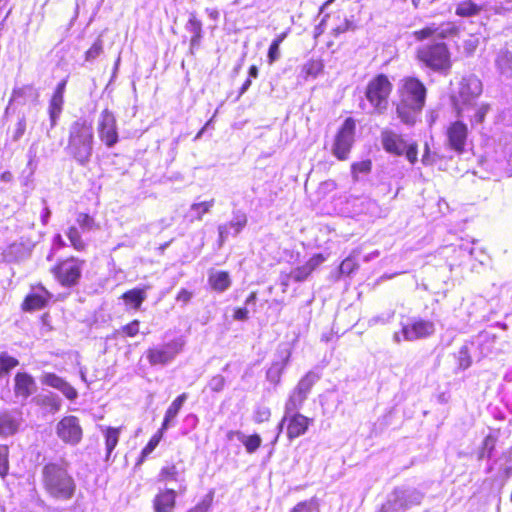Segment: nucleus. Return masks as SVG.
Instances as JSON below:
<instances>
[{
	"label": "nucleus",
	"instance_id": "12",
	"mask_svg": "<svg viewBox=\"0 0 512 512\" xmlns=\"http://www.w3.org/2000/svg\"><path fill=\"white\" fill-rule=\"evenodd\" d=\"M83 265L84 261L70 257L59 262L51 271L62 286L72 287L79 282Z\"/></svg>",
	"mask_w": 512,
	"mask_h": 512
},
{
	"label": "nucleus",
	"instance_id": "62",
	"mask_svg": "<svg viewBox=\"0 0 512 512\" xmlns=\"http://www.w3.org/2000/svg\"><path fill=\"white\" fill-rule=\"evenodd\" d=\"M43 203H44V208L41 212V222L43 225H46L49 221V218H50V215H51V211L50 209L48 208V206L46 205V200H43Z\"/></svg>",
	"mask_w": 512,
	"mask_h": 512
},
{
	"label": "nucleus",
	"instance_id": "50",
	"mask_svg": "<svg viewBox=\"0 0 512 512\" xmlns=\"http://www.w3.org/2000/svg\"><path fill=\"white\" fill-rule=\"evenodd\" d=\"M291 512H319L315 499L299 502Z\"/></svg>",
	"mask_w": 512,
	"mask_h": 512
},
{
	"label": "nucleus",
	"instance_id": "16",
	"mask_svg": "<svg viewBox=\"0 0 512 512\" xmlns=\"http://www.w3.org/2000/svg\"><path fill=\"white\" fill-rule=\"evenodd\" d=\"M446 137L449 148L457 153H462L468 137L467 125L461 120L451 122L446 129Z\"/></svg>",
	"mask_w": 512,
	"mask_h": 512
},
{
	"label": "nucleus",
	"instance_id": "55",
	"mask_svg": "<svg viewBox=\"0 0 512 512\" xmlns=\"http://www.w3.org/2000/svg\"><path fill=\"white\" fill-rule=\"evenodd\" d=\"M325 261V257L322 254H316L312 256L304 266L307 270L312 273L319 265H321Z\"/></svg>",
	"mask_w": 512,
	"mask_h": 512
},
{
	"label": "nucleus",
	"instance_id": "4",
	"mask_svg": "<svg viewBox=\"0 0 512 512\" xmlns=\"http://www.w3.org/2000/svg\"><path fill=\"white\" fill-rule=\"evenodd\" d=\"M94 130L92 122L86 118H79L69 127L68 144L66 150L70 156L81 166H86L93 154Z\"/></svg>",
	"mask_w": 512,
	"mask_h": 512
},
{
	"label": "nucleus",
	"instance_id": "42",
	"mask_svg": "<svg viewBox=\"0 0 512 512\" xmlns=\"http://www.w3.org/2000/svg\"><path fill=\"white\" fill-rule=\"evenodd\" d=\"M66 235L71 242V245L78 251L84 250L86 247L85 241L82 239L80 231L77 227H69Z\"/></svg>",
	"mask_w": 512,
	"mask_h": 512
},
{
	"label": "nucleus",
	"instance_id": "57",
	"mask_svg": "<svg viewBox=\"0 0 512 512\" xmlns=\"http://www.w3.org/2000/svg\"><path fill=\"white\" fill-rule=\"evenodd\" d=\"M212 502V495H207L200 503L187 512H207Z\"/></svg>",
	"mask_w": 512,
	"mask_h": 512
},
{
	"label": "nucleus",
	"instance_id": "37",
	"mask_svg": "<svg viewBox=\"0 0 512 512\" xmlns=\"http://www.w3.org/2000/svg\"><path fill=\"white\" fill-rule=\"evenodd\" d=\"M213 206L214 199L192 204L189 210L191 220H201L203 215L208 213Z\"/></svg>",
	"mask_w": 512,
	"mask_h": 512
},
{
	"label": "nucleus",
	"instance_id": "6",
	"mask_svg": "<svg viewBox=\"0 0 512 512\" xmlns=\"http://www.w3.org/2000/svg\"><path fill=\"white\" fill-rule=\"evenodd\" d=\"M393 85L385 74H378L370 79L365 88V97L374 112L383 114L388 108V99Z\"/></svg>",
	"mask_w": 512,
	"mask_h": 512
},
{
	"label": "nucleus",
	"instance_id": "60",
	"mask_svg": "<svg viewBox=\"0 0 512 512\" xmlns=\"http://www.w3.org/2000/svg\"><path fill=\"white\" fill-rule=\"evenodd\" d=\"M355 29V24L352 20H349V19H345L343 24L337 26L335 29H334V32H335V35H339V34H342L346 31H349V30H354Z\"/></svg>",
	"mask_w": 512,
	"mask_h": 512
},
{
	"label": "nucleus",
	"instance_id": "2",
	"mask_svg": "<svg viewBox=\"0 0 512 512\" xmlns=\"http://www.w3.org/2000/svg\"><path fill=\"white\" fill-rule=\"evenodd\" d=\"M40 483L45 494L55 502H68L77 491L69 463L64 460L45 463L41 468Z\"/></svg>",
	"mask_w": 512,
	"mask_h": 512
},
{
	"label": "nucleus",
	"instance_id": "1",
	"mask_svg": "<svg viewBox=\"0 0 512 512\" xmlns=\"http://www.w3.org/2000/svg\"><path fill=\"white\" fill-rule=\"evenodd\" d=\"M458 30L455 23L443 22L441 24L432 23L415 31L414 37L419 41L431 38L430 41L417 47L416 56L419 62L434 72L448 74L452 66L451 53L447 45L440 40L455 36Z\"/></svg>",
	"mask_w": 512,
	"mask_h": 512
},
{
	"label": "nucleus",
	"instance_id": "35",
	"mask_svg": "<svg viewBox=\"0 0 512 512\" xmlns=\"http://www.w3.org/2000/svg\"><path fill=\"white\" fill-rule=\"evenodd\" d=\"M122 298L126 304L131 305L134 309H139L146 299V292L143 289H132L125 292Z\"/></svg>",
	"mask_w": 512,
	"mask_h": 512
},
{
	"label": "nucleus",
	"instance_id": "58",
	"mask_svg": "<svg viewBox=\"0 0 512 512\" xmlns=\"http://www.w3.org/2000/svg\"><path fill=\"white\" fill-rule=\"evenodd\" d=\"M394 317V311H388L380 316H375L370 319L369 323L370 325H375L378 323L386 324L391 321V319Z\"/></svg>",
	"mask_w": 512,
	"mask_h": 512
},
{
	"label": "nucleus",
	"instance_id": "43",
	"mask_svg": "<svg viewBox=\"0 0 512 512\" xmlns=\"http://www.w3.org/2000/svg\"><path fill=\"white\" fill-rule=\"evenodd\" d=\"M19 364V361L9 356L7 353H0V377L8 374L10 370L16 367Z\"/></svg>",
	"mask_w": 512,
	"mask_h": 512
},
{
	"label": "nucleus",
	"instance_id": "29",
	"mask_svg": "<svg viewBox=\"0 0 512 512\" xmlns=\"http://www.w3.org/2000/svg\"><path fill=\"white\" fill-rule=\"evenodd\" d=\"M233 435H235L237 439L244 445L247 453L249 454L254 453L261 446L262 439L258 434L246 436L241 431H230L228 432L227 436L229 439H231Z\"/></svg>",
	"mask_w": 512,
	"mask_h": 512
},
{
	"label": "nucleus",
	"instance_id": "36",
	"mask_svg": "<svg viewBox=\"0 0 512 512\" xmlns=\"http://www.w3.org/2000/svg\"><path fill=\"white\" fill-rule=\"evenodd\" d=\"M164 431L159 429L149 440L147 445L142 449L137 465L142 464L145 459L155 450L163 437Z\"/></svg>",
	"mask_w": 512,
	"mask_h": 512
},
{
	"label": "nucleus",
	"instance_id": "51",
	"mask_svg": "<svg viewBox=\"0 0 512 512\" xmlns=\"http://www.w3.org/2000/svg\"><path fill=\"white\" fill-rule=\"evenodd\" d=\"M26 131V118L22 116L18 119L15 128L12 133V140L14 142L19 141Z\"/></svg>",
	"mask_w": 512,
	"mask_h": 512
},
{
	"label": "nucleus",
	"instance_id": "63",
	"mask_svg": "<svg viewBox=\"0 0 512 512\" xmlns=\"http://www.w3.org/2000/svg\"><path fill=\"white\" fill-rule=\"evenodd\" d=\"M234 318L239 321H244L248 318V310L246 308H238L234 312Z\"/></svg>",
	"mask_w": 512,
	"mask_h": 512
},
{
	"label": "nucleus",
	"instance_id": "64",
	"mask_svg": "<svg viewBox=\"0 0 512 512\" xmlns=\"http://www.w3.org/2000/svg\"><path fill=\"white\" fill-rule=\"evenodd\" d=\"M184 421L191 428H195L196 425L198 424V417L195 414L190 413L185 417Z\"/></svg>",
	"mask_w": 512,
	"mask_h": 512
},
{
	"label": "nucleus",
	"instance_id": "52",
	"mask_svg": "<svg viewBox=\"0 0 512 512\" xmlns=\"http://www.w3.org/2000/svg\"><path fill=\"white\" fill-rule=\"evenodd\" d=\"M224 386L225 378L222 375H215L208 382V387L212 392H221Z\"/></svg>",
	"mask_w": 512,
	"mask_h": 512
},
{
	"label": "nucleus",
	"instance_id": "30",
	"mask_svg": "<svg viewBox=\"0 0 512 512\" xmlns=\"http://www.w3.org/2000/svg\"><path fill=\"white\" fill-rule=\"evenodd\" d=\"M38 98V92L31 85H25L20 88H16L12 92L10 102H16L19 104H26L27 102L36 101Z\"/></svg>",
	"mask_w": 512,
	"mask_h": 512
},
{
	"label": "nucleus",
	"instance_id": "53",
	"mask_svg": "<svg viewBox=\"0 0 512 512\" xmlns=\"http://www.w3.org/2000/svg\"><path fill=\"white\" fill-rule=\"evenodd\" d=\"M310 274L311 273L304 265L296 267L290 272L292 279L296 282H302L306 280Z\"/></svg>",
	"mask_w": 512,
	"mask_h": 512
},
{
	"label": "nucleus",
	"instance_id": "32",
	"mask_svg": "<svg viewBox=\"0 0 512 512\" xmlns=\"http://www.w3.org/2000/svg\"><path fill=\"white\" fill-rule=\"evenodd\" d=\"M491 107L490 104L482 102L478 104L475 102L474 107L470 108V111L473 110L474 114L469 115L468 112L465 113V116L463 118H469L470 123L472 126L482 124L485 120V117L487 113L490 111Z\"/></svg>",
	"mask_w": 512,
	"mask_h": 512
},
{
	"label": "nucleus",
	"instance_id": "10",
	"mask_svg": "<svg viewBox=\"0 0 512 512\" xmlns=\"http://www.w3.org/2000/svg\"><path fill=\"white\" fill-rule=\"evenodd\" d=\"M184 345L183 337H176L164 344L149 348L146 352V358L152 366L167 365L183 350Z\"/></svg>",
	"mask_w": 512,
	"mask_h": 512
},
{
	"label": "nucleus",
	"instance_id": "25",
	"mask_svg": "<svg viewBox=\"0 0 512 512\" xmlns=\"http://www.w3.org/2000/svg\"><path fill=\"white\" fill-rule=\"evenodd\" d=\"M176 503V492L166 488L160 491L153 500L155 512H172Z\"/></svg>",
	"mask_w": 512,
	"mask_h": 512
},
{
	"label": "nucleus",
	"instance_id": "33",
	"mask_svg": "<svg viewBox=\"0 0 512 512\" xmlns=\"http://www.w3.org/2000/svg\"><path fill=\"white\" fill-rule=\"evenodd\" d=\"M120 428L106 427L104 429L106 460H109L111 453L119 442Z\"/></svg>",
	"mask_w": 512,
	"mask_h": 512
},
{
	"label": "nucleus",
	"instance_id": "40",
	"mask_svg": "<svg viewBox=\"0 0 512 512\" xmlns=\"http://www.w3.org/2000/svg\"><path fill=\"white\" fill-rule=\"evenodd\" d=\"M75 221L83 233H87L98 228L95 219L87 213H77Z\"/></svg>",
	"mask_w": 512,
	"mask_h": 512
},
{
	"label": "nucleus",
	"instance_id": "61",
	"mask_svg": "<svg viewBox=\"0 0 512 512\" xmlns=\"http://www.w3.org/2000/svg\"><path fill=\"white\" fill-rule=\"evenodd\" d=\"M192 297L191 292L181 289L179 293L177 294V301L182 302L184 304L188 303Z\"/></svg>",
	"mask_w": 512,
	"mask_h": 512
},
{
	"label": "nucleus",
	"instance_id": "15",
	"mask_svg": "<svg viewBox=\"0 0 512 512\" xmlns=\"http://www.w3.org/2000/svg\"><path fill=\"white\" fill-rule=\"evenodd\" d=\"M22 413L17 409L0 408V438L17 434L22 426Z\"/></svg>",
	"mask_w": 512,
	"mask_h": 512
},
{
	"label": "nucleus",
	"instance_id": "28",
	"mask_svg": "<svg viewBox=\"0 0 512 512\" xmlns=\"http://www.w3.org/2000/svg\"><path fill=\"white\" fill-rule=\"evenodd\" d=\"M185 29L191 34L190 49L193 51L200 46L203 37L202 22L192 14L185 25Z\"/></svg>",
	"mask_w": 512,
	"mask_h": 512
},
{
	"label": "nucleus",
	"instance_id": "34",
	"mask_svg": "<svg viewBox=\"0 0 512 512\" xmlns=\"http://www.w3.org/2000/svg\"><path fill=\"white\" fill-rule=\"evenodd\" d=\"M481 10L482 6L472 0H464L457 4L455 13L460 17H472L478 15Z\"/></svg>",
	"mask_w": 512,
	"mask_h": 512
},
{
	"label": "nucleus",
	"instance_id": "48",
	"mask_svg": "<svg viewBox=\"0 0 512 512\" xmlns=\"http://www.w3.org/2000/svg\"><path fill=\"white\" fill-rule=\"evenodd\" d=\"M371 168H372V163L370 160H364V161L353 163L351 166L352 175L356 179L358 177V174L369 173Z\"/></svg>",
	"mask_w": 512,
	"mask_h": 512
},
{
	"label": "nucleus",
	"instance_id": "59",
	"mask_svg": "<svg viewBox=\"0 0 512 512\" xmlns=\"http://www.w3.org/2000/svg\"><path fill=\"white\" fill-rule=\"evenodd\" d=\"M404 154L406 155V157L410 161V163L414 164L417 161V154H418L417 145L415 143H412V144L407 143V148H406Z\"/></svg>",
	"mask_w": 512,
	"mask_h": 512
},
{
	"label": "nucleus",
	"instance_id": "23",
	"mask_svg": "<svg viewBox=\"0 0 512 512\" xmlns=\"http://www.w3.org/2000/svg\"><path fill=\"white\" fill-rule=\"evenodd\" d=\"M42 383L59 390L67 399L73 401L78 397V392L63 378L54 373H45L41 379Z\"/></svg>",
	"mask_w": 512,
	"mask_h": 512
},
{
	"label": "nucleus",
	"instance_id": "20",
	"mask_svg": "<svg viewBox=\"0 0 512 512\" xmlns=\"http://www.w3.org/2000/svg\"><path fill=\"white\" fill-rule=\"evenodd\" d=\"M380 138L382 146L386 152L397 156L404 154L407 148V142L402 135L392 130L384 129L381 132Z\"/></svg>",
	"mask_w": 512,
	"mask_h": 512
},
{
	"label": "nucleus",
	"instance_id": "14",
	"mask_svg": "<svg viewBox=\"0 0 512 512\" xmlns=\"http://www.w3.org/2000/svg\"><path fill=\"white\" fill-rule=\"evenodd\" d=\"M98 135L100 140L108 147H114L118 140V131H117V122L114 114L108 110L104 109L98 118Z\"/></svg>",
	"mask_w": 512,
	"mask_h": 512
},
{
	"label": "nucleus",
	"instance_id": "13",
	"mask_svg": "<svg viewBox=\"0 0 512 512\" xmlns=\"http://www.w3.org/2000/svg\"><path fill=\"white\" fill-rule=\"evenodd\" d=\"M57 437L65 444L76 446L83 437L80 420L73 415L63 417L55 427Z\"/></svg>",
	"mask_w": 512,
	"mask_h": 512
},
{
	"label": "nucleus",
	"instance_id": "39",
	"mask_svg": "<svg viewBox=\"0 0 512 512\" xmlns=\"http://www.w3.org/2000/svg\"><path fill=\"white\" fill-rule=\"evenodd\" d=\"M359 255L358 250H353L352 253L346 257L339 266V272L341 274L350 275L359 268L357 257Z\"/></svg>",
	"mask_w": 512,
	"mask_h": 512
},
{
	"label": "nucleus",
	"instance_id": "46",
	"mask_svg": "<svg viewBox=\"0 0 512 512\" xmlns=\"http://www.w3.org/2000/svg\"><path fill=\"white\" fill-rule=\"evenodd\" d=\"M9 448L7 445H0V476L7 475L9 470Z\"/></svg>",
	"mask_w": 512,
	"mask_h": 512
},
{
	"label": "nucleus",
	"instance_id": "49",
	"mask_svg": "<svg viewBox=\"0 0 512 512\" xmlns=\"http://www.w3.org/2000/svg\"><path fill=\"white\" fill-rule=\"evenodd\" d=\"M41 403L43 405L49 406L50 410L53 412H57L61 408L60 398L53 393L43 396L41 399Z\"/></svg>",
	"mask_w": 512,
	"mask_h": 512
},
{
	"label": "nucleus",
	"instance_id": "17",
	"mask_svg": "<svg viewBox=\"0 0 512 512\" xmlns=\"http://www.w3.org/2000/svg\"><path fill=\"white\" fill-rule=\"evenodd\" d=\"M284 421H287L286 434L291 441L304 435L313 419L306 417L300 412H284Z\"/></svg>",
	"mask_w": 512,
	"mask_h": 512
},
{
	"label": "nucleus",
	"instance_id": "19",
	"mask_svg": "<svg viewBox=\"0 0 512 512\" xmlns=\"http://www.w3.org/2000/svg\"><path fill=\"white\" fill-rule=\"evenodd\" d=\"M37 390L34 378L26 372H18L14 377V394L21 401H26Z\"/></svg>",
	"mask_w": 512,
	"mask_h": 512
},
{
	"label": "nucleus",
	"instance_id": "22",
	"mask_svg": "<svg viewBox=\"0 0 512 512\" xmlns=\"http://www.w3.org/2000/svg\"><path fill=\"white\" fill-rule=\"evenodd\" d=\"M51 294L41 285L33 287L23 302V309L26 311H35L46 306Z\"/></svg>",
	"mask_w": 512,
	"mask_h": 512
},
{
	"label": "nucleus",
	"instance_id": "31",
	"mask_svg": "<svg viewBox=\"0 0 512 512\" xmlns=\"http://www.w3.org/2000/svg\"><path fill=\"white\" fill-rule=\"evenodd\" d=\"M159 477L161 481L177 482L179 490L182 492L186 490L185 481L181 477V474L175 465H168L163 467L160 471Z\"/></svg>",
	"mask_w": 512,
	"mask_h": 512
},
{
	"label": "nucleus",
	"instance_id": "47",
	"mask_svg": "<svg viewBox=\"0 0 512 512\" xmlns=\"http://www.w3.org/2000/svg\"><path fill=\"white\" fill-rule=\"evenodd\" d=\"M457 360L460 369L465 370L471 366L472 360L467 346H462L459 349Z\"/></svg>",
	"mask_w": 512,
	"mask_h": 512
},
{
	"label": "nucleus",
	"instance_id": "38",
	"mask_svg": "<svg viewBox=\"0 0 512 512\" xmlns=\"http://www.w3.org/2000/svg\"><path fill=\"white\" fill-rule=\"evenodd\" d=\"M64 97L53 95L49 103V116L51 120V127H54L62 112Z\"/></svg>",
	"mask_w": 512,
	"mask_h": 512
},
{
	"label": "nucleus",
	"instance_id": "11",
	"mask_svg": "<svg viewBox=\"0 0 512 512\" xmlns=\"http://www.w3.org/2000/svg\"><path fill=\"white\" fill-rule=\"evenodd\" d=\"M355 128V121L352 118H347L338 130L332 145V154L338 160L343 161L348 159L350 150L355 141Z\"/></svg>",
	"mask_w": 512,
	"mask_h": 512
},
{
	"label": "nucleus",
	"instance_id": "9",
	"mask_svg": "<svg viewBox=\"0 0 512 512\" xmlns=\"http://www.w3.org/2000/svg\"><path fill=\"white\" fill-rule=\"evenodd\" d=\"M435 333V324L431 320L417 318L406 324H402L400 331L393 334V341L396 344L402 341H416L428 338Z\"/></svg>",
	"mask_w": 512,
	"mask_h": 512
},
{
	"label": "nucleus",
	"instance_id": "54",
	"mask_svg": "<svg viewBox=\"0 0 512 512\" xmlns=\"http://www.w3.org/2000/svg\"><path fill=\"white\" fill-rule=\"evenodd\" d=\"M139 325L140 322L138 320H133L132 322L124 325L121 328V332L128 337H134L139 333Z\"/></svg>",
	"mask_w": 512,
	"mask_h": 512
},
{
	"label": "nucleus",
	"instance_id": "5",
	"mask_svg": "<svg viewBox=\"0 0 512 512\" xmlns=\"http://www.w3.org/2000/svg\"><path fill=\"white\" fill-rule=\"evenodd\" d=\"M483 92L482 81L474 74L463 76L457 91L452 95V103L458 117H464Z\"/></svg>",
	"mask_w": 512,
	"mask_h": 512
},
{
	"label": "nucleus",
	"instance_id": "44",
	"mask_svg": "<svg viewBox=\"0 0 512 512\" xmlns=\"http://www.w3.org/2000/svg\"><path fill=\"white\" fill-rule=\"evenodd\" d=\"M103 53V40L99 36L85 53V61L93 62Z\"/></svg>",
	"mask_w": 512,
	"mask_h": 512
},
{
	"label": "nucleus",
	"instance_id": "45",
	"mask_svg": "<svg viewBox=\"0 0 512 512\" xmlns=\"http://www.w3.org/2000/svg\"><path fill=\"white\" fill-rule=\"evenodd\" d=\"M323 69V65L318 60H310L306 64H304L302 71L305 73V76L316 77Z\"/></svg>",
	"mask_w": 512,
	"mask_h": 512
},
{
	"label": "nucleus",
	"instance_id": "21",
	"mask_svg": "<svg viewBox=\"0 0 512 512\" xmlns=\"http://www.w3.org/2000/svg\"><path fill=\"white\" fill-rule=\"evenodd\" d=\"M494 65L501 81L512 85V52L507 49L498 51Z\"/></svg>",
	"mask_w": 512,
	"mask_h": 512
},
{
	"label": "nucleus",
	"instance_id": "56",
	"mask_svg": "<svg viewBox=\"0 0 512 512\" xmlns=\"http://www.w3.org/2000/svg\"><path fill=\"white\" fill-rule=\"evenodd\" d=\"M271 416L270 409L267 407H260L256 410L254 415V421L256 423H262L268 421Z\"/></svg>",
	"mask_w": 512,
	"mask_h": 512
},
{
	"label": "nucleus",
	"instance_id": "3",
	"mask_svg": "<svg viewBox=\"0 0 512 512\" xmlns=\"http://www.w3.org/2000/svg\"><path fill=\"white\" fill-rule=\"evenodd\" d=\"M426 94L427 89L418 78L405 77L400 81L396 113L402 123L413 126L417 122L425 106Z\"/></svg>",
	"mask_w": 512,
	"mask_h": 512
},
{
	"label": "nucleus",
	"instance_id": "27",
	"mask_svg": "<svg viewBox=\"0 0 512 512\" xmlns=\"http://www.w3.org/2000/svg\"><path fill=\"white\" fill-rule=\"evenodd\" d=\"M208 283L214 291L222 293L231 286V278L226 271L211 270L208 275Z\"/></svg>",
	"mask_w": 512,
	"mask_h": 512
},
{
	"label": "nucleus",
	"instance_id": "24",
	"mask_svg": "<svg viewBox=\"0 0 512 512\" xmlns=\"http://www.w3.org/2000/svg\"><path fill=\"white\" fill-rule=\"evenodd\" d=\"M278 359L275 360L266 372V378L269 382L277 385L281 381V376L289 362L291 352L289 349L280 350Z\"/></svg>",
	"mask_w": 512,
	"mask_h": 512
},
{
	"label": "nucleus",
	"instance_id": "26",
	"mask_svg": "<svg viewBox=\"0 0 512 512\" xmlns=\"http://www.w3.org/2000/svg\"><path fill=\"white\" fill-rule=\"evenodd\" d=\"M187 399L188 394L182 393L170 404L165 412L164 419L160 428L162 431H166L175 425V419Z\"/></svg>",
	"mask_w": 512,
	"mask_h": 512
},
{
	"label": "nucleus",
	"instance_id": "18",
	"mask_svg": "<svg viewBox=\"0 0 512 512\" xmlns=\"http://www.w3.org/2000/svg\"><path fill=\"white\" fill-rule=\"evenodd\" d=\"M247 225V216L241 210L233 212L232 219L218 226L219 243L222 245L229 236H237Z\"/></svg>",
	"mask_w": 512,
	"mask_h": 512
},
{
	"label": "nucleus",
	"instance_id": "7",
	"mask_svg": "<svg viewBox=\"0 0 512 512\" xmlns=\"http://www.w3.org/2000/svg\"><path fill=\"white\" fill-rule=\"evenodd\" d=\"M423 493L415 488L397 487L382 504L379 512H404L421 504Z\"/></svg>",
	"mask_w": 512,
	"mask_h": 512
},
{
	"label": "nucleus",
	"instance_id": "41",
	"mask_svg": "<svg viewBox=\"0 0 512 512\" xmlns=\"http://www.w3.org/2000/svg\"><path fill=\"white\" fill-rule=\"evenodd\" d=\"M287 37V32H283L279 34L270 44L269 50H268V62L270 64L274 63L280 58V45L284 41V39Z\"/></svg>",
	"mask_w": 512,
	"mask_h": 512
},
{
	"label": "nucleus",
	"instance_id": "8",
	"mask_svg": "<svg viewBox=\"0 0 512 512\" xmlns=\"http://www.w3.org/2000/svg\"><path fill=\"white\" fill-rule=\"evenodd\" d=\"M320 379L319 374L314 371L307 372L297 383L284 405V412H299L307 400L312 387Z\"/></svg>",
	"mask_w": 512,
	"mask_h": 512
}]
</instances>
